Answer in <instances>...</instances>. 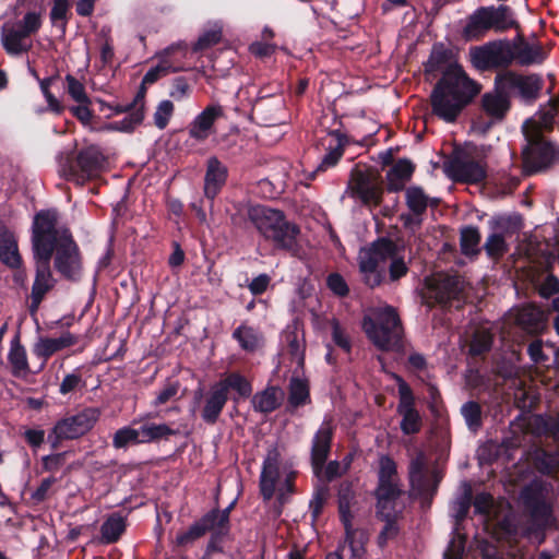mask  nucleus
Listing matches in <instances>:
<instances>
[{
  "label": "nucleus",
  "instance_id": "nucleus-31",
  "mask_svg": "<svg viewBox=\"0 0 559 559\" xmlns=\"http://www.w3.org/2000/svg\"><path fill=\"white\" fill-rule=\"evenodd\" d=\"M226 179V166H224L216 157L209 158L204 182V193L206 198L213 200L225 185Z\"/></svg>",
  "mask_w": 559,
  "mask_h": 559
},
{
  "label": "nucleus",
  "instance_id": "nucleus-42",
  "mask_svg": "<svg viewBox=\"0 0 559 559\" xmlns=\"http://www.w3.org/2000/svg\"><path fill=\"white\" fill-rule=\"evenodd\" d=\"M453 64L457 63L452 60V52L450 50L444 49L442 46L433 47L426 63V71H442L444 73Z\"/></svg>",
  "mask_w": 559,
  "mask_h": 559
},
{
  "label": "nucleus",
  "instance_id": "nucleus-8",
  "mask_svg": "<svg viewBox=\"0 0 559 559\" xmlns=\"http://www.w3.org/2000/svg\"><path fill=\"white\" fill-rule=\"evenodd\" d=\"M526 146L522 151L523 173L533 175L544 173L559 164V145L543 135L525 136Z\"/></svg>",
  "mask_w": 559,
  "mask_h": 559
},
{
  "label": "nucleus",
  "instance_id": "nucleus-44",
  "mask_svg": "<svg viewBox=\"0 0 559 559\" xmlns=\"http://www.w3.org/2000/svg\"><path fill=\"white\" fill-rule=\"evenodd\" d=\"M8 358L14 374L25 376L28 372L26 350L17 338L11 342V348Z\"/></svg>",
  "mask_w": 559,
  "mask_h": 559
},
{
  "label": "nucleus",
  "instance_id": "nucleus-60",
  "mask_svg": "<svg viewBox=\"0 0 559 559\" xmlns=\"http://www.w3.org/2000/svg\"><path fill=\"white\" fill-rule=\"evenodd\" d=\"M67 92L75 103H91L82 82L71 74L66 75Z\"/></svg>",
  "mask_w": 559,
  "mask_h": 559
},
{
  "label": "nucleus",
  "instance_id": "nucleus-16",
  "mask_svg": "<svg viewBox=\"0 0 559 559\" xmlns=\"http://www.w3.org/2000/svg\"><path fill=\"white\" fill-rule=\"evenodd\" d=\"M399 397L396 413L401 416V431L405 436L419 433L423 428V417L416 408L412 386H399Z\"/></svg>",
  "mask_w": 559,
  "mask_h": 559
},
{
  "label": "nucleus",
  "instance_id": "nucleus-32",
  "mask_svg": "<svg viewBox=\"0 0 559 559\" xmlns=\"http://www.w3.org/2000/svg\"><path fill=\"white\" fill-rule=\"evenodd\" d=\"M284 399L281 386H265V389L252 397V405L255 412L269 414L277 409Z\"/></svg>",
  "mask_w": 559,
  "mask_h": 559
},
{
  "label": "nucleus",
  "instance_id": "nucleus-9",
  "mask_svg": "<svg viewBox=\"0 0 559 559\" xmlns=\"http://www.w3.org/2000/svg\"><path fill=\"white\" fill-rule=\"evenodd\" d=\"M96 419V411L86 408L58 420L47 438L51 449L57 450L63 440L78 439L85 435L93 428Z\"/></svg>",
  "mask_w": 559,
  "mask_h": 559
},
{
  "label": "nucleus",
  "instance_id": "nucleus-28",
  "mask_svg": "<svg viewBox=\"0 0 559 559\" xmlns=\"http://www.w3.org/2000/svg\"><path fill=\"white\" fill-rule=\"evenodd\" d=\"M28 33H25L16 24H3L1 28V43L5 51L10 55H20L31 49V43L27 40Z\"/></svg>",
  "mask_w": 559,
  "mask_h": 559
},
{
  "label": "nucleus",
  "instance_id": "nucleus-25",
  "mask_svg": "<svg viewBox=\"0 0 559 559\" xmlns=\"http://www.w3.org/2000/svg\"><path fill=\"white\" fill-rule=\"evenodd\" d=\"M333 428L323 423L314 433L311 445V465L316 474H319L325 465L331 451Z\"/></svg>",
  "mask_w": 559,
  "mask_h": 559
},
{
  "label": "nucleus",
  "instance_id": "nucleus-45",
  "mask_svg": "<svg viewBox=\"0 0 559 559\" xmlns=\"http://www.w3.org/2000/svg\"><path fill=\"white\" fill-rule=\"evenodd\" d=\"M537 471L544 475H552L559 468V453L544 449L537 450L534 456Z\"/></svg>",
  "mask_w": 559,
  "mask_h": 559
},
{
  "label": "nucleus",
  "instance_id": "nucleus-47",
  "mask_svg": "<svg viewBox=\"0 0 559 559\" xmlns=\"http://www.w3.org/2000/svg\"><path fill=\"white\" fill-rule=\"evenodd\" d=\"M461 414L464 417L467 428L476 432L483 426V409L478 402L468 401L461 407Z\"/></svg>",
  "mask_w": 559,
  "mask_h": 559
},
{
  "label": "nucleus",
  "instance_id": "nucleus-2",
  "mask_svg": "<svg viewBox=\"0 0 559 559\" xmlns=\"http://www.w3.org/2000/svg\"><path fill=\"white\" fill-rule=\"evenodd\" d=\"M479 93L460 64H453L442 74L431 96L432 114L445 122H454L463 108Z\"/></svg>",
  "mask_w": 559,
  "mask_h": 559
},
{
  "label": "nucleus",
  "instance_id": "nucleus-64",
  "mask_svg": "<svg viewBox=\"0 0 559 559\" xmlns=\"http://www.w3.org/2000/svg\"><path fill=\"white\" fill-rule=\"evenodd\" d=\"M472 503L474 506V512L480 515H489L493 506V497L489 492H479L472 498Z\"/></svg>",
  "mask_w": 559,
  "mask_h": 559
},
{
  "label": "nucleus",
  "instance_id": "nucleus-6",
  "mask_svg": "<svg viewBox=\"0 0 559 559\" xmlns=\"http://www.w3.org/2000/svg\"><path fill=\"white\" fill-rule=\"evenodd\" d=\"M33 243V253L35 260V280L31 292V313H35L46 294L50 292L56 283L50 270L51 246L47 238L37 236Z\"/></svg>",
  "mask_w": 559,
  "mask_h": 559
},
{
  "label": "nucleus",
  "instance_id": "nucleus-54",
  "mask_svg": "<svg viewBox=\"0 0 559 559\" xmlns=\"http://www.w3.org/2000/svg\"><path fill=\"white\" fill-rule=\"evenodd\" d=\"M389 278L391 282L399 281L401 277L405 276L408 272V266L403 257H400L397 253L396 245L393 242V249L391 252V257L389 258Z\"/></svg>",
  "mask_w": 559,
  "mask_h": 559
},
{
  "label": "nucleus",
  "instance_id": "nucleus-39",
  "mask_svg": "<svg viewBox=\"0 0 559 559\" xmlns=\"http://www.w3.org/2000/svg\"><path fill=\"white\" fill-rule=\"evenodd\" d=\"M516 322L524 330L536 333L543 328L544 313L537 307L527 305L518 311Z\"/></svg>",
  "mask_w": 559,
  "mask_h": 559
},
{
  "label": "nucleus",
  "instance_id": "nucleus-10",
  "mask_svg": "<svg viewBox=\"0 0 559 559\" xmlns=\"http://www.w3.org/2000/svg\"><path fill=\"white\" fill-rule=\"evenodd\" d=\"M408 478L412 489L424 503H431L437 493L440 477L437 472L429 473L424 451H418L408 465Z\"/></svg>",
  "mask_w": 559,
  "mask_h": 559
},
{
  "label": "nucleus",
  "instance_id": "nucleus-34",
  "mask_svg": "<svg viewBox=\"0 0 559 559\" xmlns=\"http://www.w3.org/2000/svg\"><path fill=\"white\" fill-rule=\"evenodd\" d=\"M127 528V520L120 512H114L100 526V540L105 545L117 543Z\"/></svg>",
  "mask_w": 559,
  "mask_h": 559
},
{
  "label": "nucleus",
  "instance_id": "nucleus-15",
  "mask_svg": "<svg viewBox=\"0 0 559 559\" xmlns=\"http://www.w3.org/2000/svg\"><path fill=\"white\" fill-rule=\"evenodd\" d=\"M103 155L95 146L82 150L76 158V166L72 164H62L60 174L68 180L84 181L95 175L103 164Z\"/></svg>",
  "mask_w": 559,
  "mask_h": 559
},
{
  "label": "nucleus",
  "instance_id": "nucleus-23",
  "mask_svg": "<svg viewBox=\"0 0 559 559\" xmlns=\"http://www.w3.org/2000/svg\"><path fill=\"white\" fill-rule=\"evenodd\" d=\"M512 62L515 61L522 67L540 64L547 57L546 50L536 40H526L518 37L510 43Z\"/></svg>",
  "mask_w": 559,
  "mask_h": 559
},
{
  "label": "nucleus",
  "instance_id": "nucleus-17",
  "mask_svg": "<svg viewBox=\"0 0 559 559\" xmlns=\"http://www.w3.org/2000/svg\"><path fill=\"white\" fill-rule=\"evenodd\" d=\"M426 284L427 296L442 305L460 300L463 292V281L459 276L436 274L427 278Z\"/></svg>",
  "mask_w": 559,
  "mask_h": 559
},
{
  "label": "nucleus",
  "instance_id": "nucleus-30",
  "mask_svg": "<svg viewBox=\"0 0 559 559\" xmlns=\"http://www.w3.org/2000/svg\"><path fill=\"white\" fill-rule=\"evenodd\" d=\"M233 338L239 344L242 350L248 353L258 352L264 346L263 333L248 322H242L234 330Z\"/></svg>",
  "mask_w": 559,
  "mask_h": 559
},
{
  "label": "nucleus",
  "instance_id": "nucleus-55",
  "mask_svg": "<svg viewBox=\"0 0 559 559\" xmlns=\"http://www.w3.org/2000/svg\"><path fill=\"white\" fill-rule=\"evenodd\" d=\"M485 250L491 259H500L508 251L504 236L497 233L491 234L485 242Z\"/></svg>",
  "mask_w": 559,
  "mask_h": 559
},
{
  "label": "nucleus",
  "instance_id": "nucleus-61",
  "mask_svg": "<svg viewBox=\"0 0 559 559\" xmlns=\"http://www.w3.org/2000/svg\"><path fill=\"white\" fill-rule=\"evenodd\" d=\"M538 427L546 437L559 442V413L557 415H547L545 417L540 416Z\"/></svg>",
  "mask_w": 559,
  "mask_h": 559
},
{
  "label": "nucleus",
  "instance_id": "nucleus-37",
  "mask_svg": "<svg viewBox=\"0 0 559 559\" xmlns=\"http://www.w3.org/2000/svg\"><path fill=\"white\" fill-rule=\"evenodd\" d=\"M143 99V94H139L134 99V109L122 120L110 122L107 128L112 131L121 132H131L134 130L144 119Z\"/></svg>",
  "mask_w": 559,
  "mask_h": 559
},
{
  "label": "nucleus",
  "instance_id": "nucleus-27",
  "mask_svg": "<svg viewBox=\"0 0 559 559\" xmlns=\"http://www.w3.org/2000/svg\"><path fill=\"white\" fill-rule=\"evenodd\" d=\"M176 52L180 53L181 57H186L187 45L185 43H177V44H174V45L167 47L160 55L162 56L160 62L156 67L151 68L145 73L142 83L143 84H153L158 79L167 75L168 73L178 72V71L182 70L181 66L173 64L170 62V60L168 59L173 53H176Z\"/></svg>",
  "mask_w": 559,
  "mask_h": 559
},
{
  "label": "nucleus",
  "instance_id": "nucleus-4",
  "mask_svg": "<svg viewBox=\"0 0 559 559\" xmlns=\"http://www.w3.org/2000/svg\"><path fill=\"white\" fill-rule=\"evenodd\" d=\"M362 329L368 338L381 350L401 347L403 328L395 309L391 306L372 309L364 318Z\"/></svg>",
  "mask_w": 559,
  "mask_h": 559
},
{
  "label": "nucleus",
  "instance_id": "nucleus-33",
  "mask_svg": "<svg viewBox=\"0 0 559 559\" xmlns=\"http://www.w3.org/2000/svg\"><path fill=\"white\" fill-rule=\"evenodd\" d=\"M414 170L415 166L411 160L405 158L397 160L386 174L388 190L394 192L403 190Z\"/></svg>",
  "mask_w": 559,
  "mask_h": 559
},
{
  "label": "nucleus",
  "instance_id": "nucleus-43",
  "mask_svg": "<svg viewBox=\"0 0 559 559\" xmlns=\"http://www.w3.org/2000/svg\"><path fill=\"white\" fill-rule=\"evenodd\" d=\"M378 518L385 522V525L377 537L378 546L383 549L390 540H393L400 534V526L396 522L395 515L391 511L377 513Z\"/></svg>",
  "mask_w": 559,
  "mask_h": 559
},
{
  "label": "nucleus",
  "instance_id": "nucleus-50",
  "mask_svg": "<svg viewBox=\"0 0 559 559\" xmlns=\"http://www.w3.org/2000/svg\"><path fill=\"white\" fill-rule=\"evenodd\" d=\"M141 432L140 428L123 427L118 429L112 438V444L116 449L127 448L130 444H140Z\"/></svg>",
  "mask_w": 559,
  "mask_h": 559
},
{
  "label": "nucleus",
  "instance_id": "nucleus-63",
  "mask_svg": "<svg viewBox=\"0 0 559 559\" xmlns=\"http://www.w3.org/2000/svg\"><path fill=\"white\" fill-rule=\"evenodd\" d=\"M397 474L395 461L389 455H382L379 461L378 480L394 481Z\"/></svg>",
  "mask_w": 559,
  "mask_h": 559
},
{
  "label": "nucleus",
  "instance_id": "nucleus-7",
  "mask_svg": "<svg viewBox=\"0 0 559 559\" xmlns=\"http://www.w3.org/2000/svg\"><path fill=\"white\" fill-rule=\"evenodd\" d=\"M393 249V241L379 239L358 253L359 271L369 287L379 286L385 278V265Z\"/></svg>",
  "mask_w": 559,
  "mask_h": 559
},
{
  "label": "nucleus",
  "instance_id": "nucleus-41",
  "mask_svg": "<svg viewBox=\"0 0 559 559\" xmlns=\"http://www.w3.org/2000/svg\"><path fill=\"white\" fill-rule=\"evenodd\" d=\"M345 531V543L348 544L349 549L352 551L353 558H364L366 554V544L368 542V535L366 531L360 528H355L353 526V521H349V527L344 526Z\"/></svg>",
  "mask_w": 559,
  "mask_h": 559
},
{
  "label": "nucleus",
  "instance_id": "nucleus-58",
  "mask_svg": "<svg viewBox=\"0 0 559 559\" xmlns=\"http://www.w3.org/2000/svg\"><path fill=\"white\" fill-rule=\"evenodd\" d=\"M175 106L174 104L168 100L164 99L162 100L154 112V124L159 129L164 130L167 126L169 120L171 119L174 115Z\"/></svg>",
  "mask_w": 559,
  "mask_h": 559
},
{
  "label": "nucleus",
  "instance_id": "nucleus-3",
  "mask_svg": "<svg viewBox=\"0 0 559 559\" xmlns=\"http://www.w3.org/2000/svg\"><path fill=\"white\" fill-rule=\"evenodd\" d=\"M248 217L258 233L265 240L272 241L275 248L297 254L300 228L287 221L282 211L257 205L249 209Z\"/></svg>",
  "mask_w": 559,
  "mask_h": 559
},
{
  "label": "nucleus",
  "instance_id": "nucleus-22",
  "mask_svg": "<svg viewBox=\"0 0 559 559\" xmlns=\"http://www.w3.org/2000/svg\"><path fill=\"white\" fill-rule=\"evenodd\" d=\"M79 340L78 335L69 331L62 332L58 337L40 336L33 345V354L40 359L43 367L52 355L76 345Z\"/></svg>",
  "mask_w": 559,
  "mask_h": 559
},
{
  "label": "nucleus",
  "instance_id": "nucleus-5",
  "mask_svg": "<svg viewBox=\"0 0 559 559\" xmlns=\"http://www.w3.org/2000/svg\"><path fill=\"white\" fill-rule=\"evenodd\" d=\"M515 24L513 13L507 5L480 7L467 17L462 34L466 40H478L491 29L503 32Z\"/></svg>",
  "mask_w": 559,
  "mask_h": 559
},
{
  "label": "nucleus",
  "instance_id": "nucleus-49",
  "mask_svg": "<svg viewBox=\"0 0 559 559\" xmlns=\"http://www.w3.org/2000/svg\"><path fill=\"white\" fill-rule=\"evenodd\" d=\"M405 199L408 209L415 215H421L428 206V197L423 189L418 187H409L405 191Z\"/></svg>",
  "mask_w": 559,
  "mask_h": 559
},
{
  "label": "nucleus",
  "instance_id": "nucleus-20",
  "mask_svg": "<svg viewBox=\"0 0 559 559\" xmlns=\"http://www.w3.org/2000/svg\"><path fill=\"white\" fill-rule=\"evenodd\" d=\"M557 123H559V98H551L540 107L538 112L523 123L522 130L524 136L532 139V136L535 138L551 131Z\"/></svg>",
  "mask_w": 559,
  "mask_h": 559
},
{
  "label": "nucleus",
  "instance_id": "nucleus-21",
  "mask_svg": "<svg viewBox=\"0 0 559 559\" xmlns=\"http://www.w3.org/2000/svg\"><path fill=\"white\" fill-rule=\"evenodd\" d=\"M287 344L285 355L289 357L293 368L289 384H307L308 380L304 371L305 341L295 331H287L284 334Z\"/></svg>",
  "mask_w": 559,
  "mask_h": 559
},
{
  "label": "nucleus",
  "instance_id": "nucleus-29",
  "mask_svg": "<svg viewBox=\"0 0 559 559\" xmlns=\"http://www.w3.org/2000/svg\"><path fill=\"white\" fill-rule=\"evenodd\" d=\"M0 261L8 267L16 270L23 264L16 237L5 227H0Z\"/></svg>",
  "mask_w": 559,
  "mask_h": 559
},
{
  "label": "nucleus",
  "instance_id": "nucleus-48",
  "mask_svg": "<svg viewBox=\"0 0 559 559\" xmlns=\"http://www.w3.org/2000/svg\"><path fill=\"white\" fill-rule=\"evenodd\" d=\"M491 345L492 334L488 328L480 326L473 333L468 352L472 356H478L488 352Z\"/></svg>",
  "mask_w": 559,
  "mask_h": 559
},
{
  "label": "nucleus",
  "instance_id": "nucleus-18",
  "mask_svg": "<svg viewBox=\"0 0 559 559\" xmlns=\"http://www.w3.org/2000/svg\"><path fill=\"white\" fill-rule=\"evenodd\" d=\"M496 84L502 92L516 91L525 99L536 98L542 88V80L538 75H521L512 71L498 74Z\"/></svg>",
  "mask_w": 559,
  "mask_h": 559
},
{
  "label": "nucleus",
  "instance_id": "nucleus-59",
  "mask_svg": "<svg viewBox=\"0 0 559 559\" xmlns=\"http://www.w3.org/2000/svg\"><path fill=\"white\" fill-rule=\"evenodd\" d=\"M203 536L204 530L199 527L197 522H193L187 531L179 532L176 535L175 545L177 547L186 548Z\"/></svg>",
  "mask_w": 559,
  "mask_h": 559
},
{
  "label": "nucleus",
  "instance_id": "nucleus-1",
  "mask_svg": "<svg viewBox=\"0 0 559 559\" xmlns=\"http://www.w3.org/2000/svg\"><path fill=\"white\" fill-rule=\"evenodd\" d=\"M37 236L47 238L51 246V254H55V267L66 278L78 281L82 275V259L78 245L69 229L58 228L57 213L43 211L36 214L33 223L32 241Z\"/></svg>",
  "mask_w": 559,
  "mask_h": 559
},
{
  "label": "nucleus",
  "instance_id": "nucleus-56",
  "mask_svg": "<svg viewBox=\"0 0 559 559\" xmlns=\"http://www.w3.org/2000/svg\"><path fill=\"white\" fill-rule=\"evenodd\" d=\"M472 488L469 485H466L463 495L453 504L454 518L457 524L462 523L467 518L472 506Z\"/></svg>",
  "mask_w": 559,
  "mask_h": 559
},
{
  "label": "nucleus",
  "instance_id": "nucleus-57",
  "mask_svg": "<svg viewBox=\"0 0 559 559\" xmlns=\"http://www.w3.org/2000/svg\"><path fill=\"white\" fill-rule=\"evenodd\" d=\"M328 498L329 488L326 486L319 487L313 492L312 498L309 502V510L313 522L318 521L320 515L322 514Z\"/></svg>",
  "mask_w": 559,
  "mask_h": 559
},
{
  "label": "nucleus",
  "instance_id": "nucleus-53",
  "mask_svg": "<svg viewBox=\"0 0 559 559\" xmlns=\"http://www.w3.org/2000/svg\"><path fill=\"white\" fill-rule=\"evenodd\" d=\"M222 39V27L215 24L213 27L204 31L195 44L193 45V51H203L212 46L218 44Z\"/></svg>",
  "mask_w": 559,
  "mask_h": 559
},
{
  "label": "nucleus",
  "instance_id": "nucleus-52",
  "mask_svg": "<svg viewBox=\"0 0 559 559\" xmlns=\"http://www.w3.org/2000/svg\"><path fill=\"white\" fill-rule=\"evenodd\" d=\"M195 522L199 527L204 530V535L207 532H211L212 534L214 531L229 532L227 528H225V524L221 523V509L218 508L211 509Z\"/></svg>",
  "mask_w": 559,
  "mask_h": 559
},
{
  "label": "nucleus",
  "instance_id": "nucleus-36",
  "mask_svg": "<svg viewBox=\"0 0 559 559\" xmlns=\"http://www.w3.org/2000/svg\"><path fill=\"white\" fill-rule=\"evenodd\" d=\"M512 389L514 405L522 413H531L540 402L539 386H509Z\"/></svg>",
  "mask_w": 559,
  "mask_h": 559
},
{
  "label": "nucleus",
  "instance_id": "nucleus-46",
  "mask_svg": "<svg viewBox=\"0 0 559 559\" xmlns=\"http://www.w3.org/2000/svg\"><path fill=\"white\" fill-rule=\"evenodd\" d=\"M483 107L488 115L501 119L509 109V100L503 94H485Z\"/></svg>",
  "mask_w": 559,
  "mask_h": 559
},
{
  "label": "nucleus",
  "instance_id": "nucleus-13",
  "mask_svg": "<svg viewBox=\"0 0 559 559\" xmlns=\"http://www.w3.org/2000/svg\"><path fill=\"white\" fill-rule=\"evenodd\" d=\"M352 198L360 200L364 205L377 206L382 201L383 188L379 176L356 169L347 188Z\"/></svg>",
  "mask_w": 559,
  "mask_h": 559
},
{
  "label": "nucleus",
  "instance_id": "nucleus-24",
  "mask_svg": "<svg viewBox=\"0 0 559 559\" xmlns=\"http://www.w3.org/2000/svg\"><path fill=\"white\" fill-rule=\"evenodd\" d=\"M278 478L280 453L276 449H273L267 452L260 474L259 488L264 501H270L273 498Z\"/></svg>",
  "mask_w": 559,
  "mask_h": 559
},
{
  "label": "nucleus",
  "instance_id": "nucleus-51",
  "mask_svg": "<svg viewBox=\"0 0 559 559\" xmlns=\"http://www.w3.org/2000/svg\"><path fill=\"white\" fill-rule=\"evenodd\" d=\"M480 241V234L476 227H465L461 231V249L466 255L478 253V245Z\"/></svg>",
  "mask_w": 559,
  "mask_h": 559
},
{
  "label": "nucleus",
  "instance_id": "nucleus-26",
  "mask_svg": "<svg viewBox=\"0 0 559 559\" xmlns=\"http://www.w3.org/2000/svg\"><path fill=\"white\" fill-rule=\"evenodd\" d=\"M224 111L221 105H210L205 107L189 124L188 132L190 138L197 141L206 140L213 132L215 121L223 116Z\"/></svg>",
  "mask_w": 559,
  "mask_h": 559
},
{
  "label": "nucleus",
  "instance_id": "nucleus-11",
  "mask_svg": "<svg viewBox=\"0 0 559 559\" xmlns=\"http://www.w3.org/2000/svg\"><path fill=\"white\" fill-rule=\"evenodd\" d=\"M472 64L481 71L507 68L512 63L510 41L493 40L469 49Z\"/></svg>",
  "mask_w": 559,
  "mask_h": 559
},
{
  "label": "nucleus",
  "instance_id": "nucleus-12",
  "mask_svg": "<svg viewBox=\"0 0 559 559\" xmlns=\"http://www.w3.org/2000/svg\"><path fill=\"white\" fill-rule=\"evenodd\" d=\"M447 176L457 182L479 183L487 176V164L471 153H462L444 164Z\"/></svg>",
  "mask_w": 559,
  "mask_h": 559
},
{
  "label": "nucleus",
  "instance_id": "nucleus-14",
  "mask_svg": "<svg viewBox=\"0 0 559 559\" xmlns=\"http://www.w3.org/2000/svg\"><path fill=\"white\" fill-rule=\"evenodd\" d=\"M229 388L230 386H212V389L206 393H203L202 388H199L195 391L194 399L204 400L201 417L206 424L214 425L218 420L219 415L228 401ZM234 388L237 389L241 396H249L252 392V386Z\"/></svg>",
  "mask_w": 559,
  "mask_h": 559
},
{
  "label": "nucleus",
  "instance_id": "nucleus-35",
  "mask_svg": "<svg viewBox=\"0 0 559 559\" xmlns=\"http://www.w3.org/2000/svg\"><path fill=\"white\" fill-rule=\"evenodd\" d=\"M356 503V493L352 484L348 481L342 483L337 491V509L340 521L343 526L349 527V521L354 520L352 507Z\"/></svg>",
  "mask_w": 559,
  "mask_h": 559
},
{
  "label": "nucleus",
  "instance_id": "nucleus-38",
  "mask_svg": "<svg viewBox=\"0 0 559 559\" xmlns=\"http://www.w3.org/2000/svg\"><path fill=\"white\" fill-rule=\"evenodd\" d=\"M139 428L142 443L168 440L171 436L177 435V430L173 429L167 424H155L148 420L142 423Z\"/></svg>",
  "mask_w": 559,
  "mask_h": 559
},
{
  "label": "nucleus",
  "instance_id": "nucleus-62",
  "mask_svg": "<svg viewBox=\"0 0 559 559\" xmlns=\"http://www.w3.org/2000/svg\"><path fill=\"white\" fill-rule=\"evenodd\" d=\"M229 532L224 531H214L210 539L206 544L204 554L201 559H211L214 554H223L224 547H223V540L228 535Z\"/></svg>",
  "mask_w": 559,
  "mask_h": 559
},
{
  "label": "nucleus",
  "instance_id": "nucleus-19",
  "mask_svg": "<svg viewBox=\"0 0 559 559\" xmlns=\"http://www.w3.org/2000/svg\"><path fill=\"white\" fill-rule=\"evenodd\" d=\"M523 503L540 531H545L552 520V508L543 497L540 487L526 486L521 492Z\"/></svg>",
  "mask_w": 559,
  "mask_h": 559
},
{
  "label": "nucleus",
  "instance_id": "nucleus-40",
  "mask_svg": "<svg viewBox=\"0 0 559 559\" xmlns=\"http://www.w3.org/2000/svg\"><path fill=\"white\" fill-rule=\"evenodd\" d=\"M377 513L388 512L389 504L394 502L401 495L395 481L378 480L376 488Z\"/></svg>",
  "mask_w": 559,
  "mask_h": 559
}]
</instances>
